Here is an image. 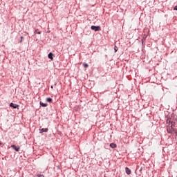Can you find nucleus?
Wrapping results in <instances>:
<instances>
[{
  "instance_id": "15",
  "label": "nucleus",
  "mask_w": 177,
  "mask_h": 177,
  "mask_svg": "<svg viewBox=\"0 0 177 177\" xmlns=\"http://www.w3.org/2000/svg\"><path fill=\"white\" fill-rule=\"evenodd\" d=\"M174 10H177V6L174 8Z\"/></svg>"
},
{
  "instance_id": "9",
  "label": "nucleus",
  "mask_w": 177,
  "mask_h": 177,
  "mask_svg": "<svg viewBox=\"0 0 177 177\" xmlns=\"http://www.w3.org/2000/svg\"><path fill=\"white\" fill-rule=\"evenodd\" d=\"M40 106H41L42 107H46L48 106V104L40 102Z\"/></svg>"
},
{
  "instance_id": "11",
  "label": "nucleus",
  "mask_w": 177,
  "mask_h": 177,
  "mask_svg": "<svg viewBox=\"0 0 177 177\" xmlns=\"http://www.w3.org/2000/svg\"><path fill=\"white\" fill-rule=\"evenodd\" d=\"M83 66L84 67V68H88L89 67V65H88V64L86 63H83Z\"/></svg>"
},
{
  "instance_id": "8",
  "label": "nucleus",
  "mask_w": 177,
  "mask_h": 177,
  "mask_svg": "<svg viewBox=\"0 0 177 177\" xmlns=\"http://www.w3.org/2000/svg\"><path fill=\"white\" fill-rule=\"evenodd\" d=\"M48 131H49V129L48 128L46 129H41L40 133H42L43 132H48Z\"/></svg>"
},
{
  "instance_id": "2",
  "label": "nucleus",
  "mask_w": 177,
  "mask_h": 177,
  "mask_svg": "<svg viewBox=\"0 0 177 177\" xmlns=\"http://www.w3.org/2000/svg\"><path fill=\"white\" fill-rule=\"evenodd\" d=\"M91 30H93L94 31H101L102 28H100V26H91Z\"/></svg>"
},
{
  "instance_id": "5",
  "label": "nucleus",
  "mask_w": 177,
  "mask_h": 177,
  "mask_svg": "<svg viewBox=\"0 0 177 177\" xmlns=\"http://www.w3.org/2000/svg\"><path fill=\"white\" fill-rule=\"evenodd\" d=\"M125 171H126V174H127V175H131V169H129V168L126 167Z\"/></svg>"
},
{
  "instance_id": "3",
  "label": "nucleus",
  "mask_w": 177,
  "mask_h": 177,
  "mask_svg": "<svg viewBox=\"0 0 177 177\" xmlns=\"http://www.w3.org/2000/svg\"><path fill=\"white\" fill-rule=\"evenodd\" d=\"M11 147L13 150H15V151H19V150H20V147H16V145H12Z\"/></svg>"
},
{
  "instance_id": "1",
  "label": "nucleus",
  "mask_w": 177,
  "mask_h": 177,
  "mask_svg": "<svg viewBox=\"0 0 177 177\" xmlns=\"http://www.w3.org/2000/svg\"><path fill=\"white\" fill-rule=\"evenodd\" d=\"M167 132L168 133H176V129L172 127V124H169V127H167Z\"/></svg>"
},
{
  "instance_id": "14",
  "label": "nucleus",
  "mask_w": 177,
  "mask_h": 177,
  "mask_svg": "<svg viewBox=\"0 0 177 177\" xmlns=\"http://www.w3.org/2000/svg\"><path fill=\"white\" fill-rule=\"evenodd\" d=\"M167 123L169 122V124H171V123L172 122V121H171V120H167Z\"/></svg>"
},
{
  "instance_id": "4",
  "label": "nucleus",
  "mask_w": 177,
  "mask_h": 177,
  "mask_svg": "<svg viewBox=\"0 0 177 177\" xmlns=\"http://www.w3.org/2000/svg\"><path fill=\"white\" fill-rule=\"evenodd\" d=\"M10 107H12V109H17V107H19V105L14 103H10Z\"/></svg>"
},
{
  "instance_id": "12",
  "label": "nucleus",
  "mask_w": 177,
  "mask_h": 177,
  "mask_svg": "<svg viewBox=\"0 0 177 177\" xmlns=\"http://www.w3.org/2000/svg\"><path fill=\"white\" fill-rule=\"evenodd\" d=\"M35 34H41V31L38 30V29H36L35 31Z\"/></svg>"
},
{
  "instance_id": "16",
  "label": "nucleus",
  "mask_w": 177,
  "mask_h": 177,
  "mask_svg": "<svg viewBox=\"0 0 177 177\" xmlns=\"http://www.w3.org/2000/svg\"><path fill=\"white\" fill-rule=\"evenodd\" d=\"M115 52H117V46H115Z\"/></svg>"
},
{
  "instance_id": "6",
  "label": "nucleus",
  "mask_w": 177,
  "mask_h": 177,
  "mask_svg": "<svg viewBox=\"0 0 177 177\" xmlns=\"http://www.w3.org/2000/svg\"><path fill=\"white\" fill-rule=\"evenodd\" d=\"M110 147H111L112 149H115V147H117V144H115V143H111L110 144Z\"/></svg>"
},
{
  "instance_id": "13",
  "label": "nucleus",
  "mask_w": 177,
  "mask_h": 177,
  "mask_svg": "<svg viewBox=\"0 0 177 177\" xmlns=\"http://www.w3.org/2000/svg\"><path fill=\"white\" fill-rule=\"evenodd\" d=\"M38 177H45V176H44V174H37Z\"/></svg>"
},
{
  "instance_id": "17",
  "label": "nucleus",
  "mask_w": 177,
  "mask_h": 177,
  "mask_svg": "<svg viewBox=\"0 0 177 177\" xmlns=\"http://www.w3.org/2000/svg\"><path fill=\"white\" fill-rule=\"evenodd\" d=\"M2 145V142L0 141V146Z\"/></svg>"
},
{
  "instance_id": "10",
  "label": "nucleus",
  "mask_w": 177,
  "mask_h": 177,
  "mask_svg": "<svg viewBox=\"0 0 177 177\" xmlns=\"http://www.w3.org/2000/svg\"><path fill=\"white\" fill-rule=\"evenodd\" d=\"M53 100L50 97L46 98V102H48V103H52Z\"/></svg>"
},
{
  "instance_id": "18",
  "label": "nucleus",
  "mask_w": 177,
  "mask_h": 177,
  "mask_svg": "<svg viewBox=\"0 0 177 177\" xmlns=\"http://www.w3.org/2000/svg\"><path fill=\"white\" fill-rule=\"evenodd\" d=\"M21 39H23V36L21 37Z\"/></svg>"
},
{
  "instance_id": "7",
  "label": "nucleus",
  "mask_w": 177,
  "mask_h": 177,
  "mask_svg": "<svg viewBox=\"0 0 177 177\" xmlns=\"http://www.w3.org/2000/svg\"><path fill=\"white\" fill-rule=\"evenodd\" d=\"M48 59H50V60H53V53H50L48 54Z\"/></svg>"
}]
</instances>
